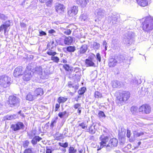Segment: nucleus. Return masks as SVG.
<instances>
[{
    "label": "nucleus",
    "mask_w": 153,
    "mask_h": 153,
    "mask_svg": "<svg viewBox=\"0 0 153 153\" xmlns=\"http://www.w3.org/2000/svg\"><path fill=\"white\" fill-rule=\"evenodd\" d=\"M117 59H118V62L119 63L122 62H124L125 60H126L124 56L123 55H120L118 56L117 58H116Z\"/></svg>",
    "instance_id": "c756f323"
},
{
    "label": "nucleus",
    "mask_w": 153,
    "mask_h": 153,
    "mask_svg": "<svg viewBox=\"0 0 153 153\" xmlns=\"http://www.w3.org/2000/svg\"><path fill=\"white\" fill-rule=\"evenodd\" d=\"M22 67L19 66L16 68L14 70L13 75L15 77H18L22 74Z\"/></svg>",
    "instance_id": "2eb2a0df"
},
{
    "label": "nucleus",
    "mask_w": 153,
    "mask_h": 153,
    "mask_svg": "<svg viewBox=\"0 0 153 153\" xmlns=\"http://www.w3.org/2000/svg\"><path fill=\"white\" fill-rule=\"evenodd\" d=\"M18 116L16 114L7 115L3 117V120L5 121V120H12L16 118Z\"/></svg>",
    "instance_id": "6ab92c4d"
},
{
    "label": "nucleus",
    "mask_w": 153,
    "mask_h": 153,
    "mask_svg": "<svg viewBox=\"0 0 153 153\" xmlns=\"http://www.w3.org/2000/svg\"><path fill=\"white\" fill-rule=\"evenodd\" d=\"M138 82L135 78H134L132 79L131 82V83L134 85H136L138 84Z\"/></svg>",
    "instance_id": "09e8293b"
},
{
    "label": "nucleus",
    "mask_w": 153,
    "mask_h": 153,
    "mask_svg": "<svg viewBox=\"0 0 153 153\" xmlns=\"http://www.w3.org/2000/svg\"><path fill=\"white\" fill-rule=\"evenodd\" d=\"M67 112L66 111L61 112H59L58 114V115L60 118H62L67 114Z\"/></svg>",
    "instance_id": "49530a36"
},
{
    "label": "nucleus",
    "mask_w": 153,
    "mask_h": 153,
    "mask_svg": "<svg viewBox=\"0 0 153 153\" xmlns=\"http://www.w3.org/2000/svg\"><path fill=\"white\" fill-rule=\"evenodd\" d=\"M53 0H49L46 3V5L47 7H51L52 6Z\"/></svg>",
    "instance_id": "de8ad7c7"
},
{
    "label": "nucleus",
    "mask_w": 153,
    "mask_h": 153,
    "mask_svg": "<svg viewBox=\"0 0 153 153\" xmlns=\"http://www.w3.org/2000/svg\"><path fill=\"white\" fill-rule=\"evenodd\" d=\"M95 56L94 54L91 53L89 55L88 59H86L85 61V63L86 67H95L94 63L95 61Z\"/></svg>",
    "instance_id": "39448f33"
},
{
    "label": "nucleus",
    "mask_w": 153,
    "mask_h": 153,
    "mask_svg": "<svg viewBox=\"0 0 153 153\" xmlns=\"http://www.w3.org/2000/svg\"><path fill=\"white\" fill-rule=\"evenodd\" d=\"M77 4L80 5L82 7H85L89 0H76Z\"/></svg>",
    "instance_id": "a211bd4d"
},
{
    "label": "nucleus",
    "mask_w": 153,
    "mask_h": 153,
    "mask_svg": "<svg viewBox=\"0 0 153 153\" xmlns=\"http://www.w3.org/2000/svg\"><path fill=\"white\" fill-rule=\"evenodd\" d=\"M138 4L142 7H145L148 5V1L147 0H136Z\"/></svg>",
    "instance_id": "4be33fe9"
},
{
    "label": "nucleus",
    "mask_w": 153,
    "mask_h": 153,
    "mask_svg": "<svg viewBox=\"0 0 153 153\" xmlns=\"http://www.w3.org/2000/svg\"><path fill=\"white\" fill-rule=\"evenodd\" d=\"M6 16L3 14L0 13V19L5 20L6 19Z\"/></svg>",
    "instance_id": "864d4df0"
},
{
    "label": "nucleus",
    "mask_w": 153,
    "mask_h": 153,
    "mask_svg": "<svg viewBox=\"0 0 153 153\" xmlns=\"http://www.w3.org/2000/svg\"><path fill=\"white\" fill-rule=\"evenodd\" d=\"M33 74V73H32L31 71L28 69L26 70L23 76V80L26 81H29L32 77Z\"/></svg>",
    "instance_id": "9d476101"
},
{
    "label": "nucleus",
    "mask_w": 153,
    "mask_h": 153,
    "mask_svg": "<svg viewBox=\"0 0 153 153\" xmlns=\"http://www.w3.org/2000/svg\"><path fill=\"white\" fill-rule=\"evenodd\" d=\"M118 62L117 58H110L108 61V65L109 67L113 68L115 66Z\"/></svg>",
    "instance_id": "f8f14e48"
},
{
    "label": "nucleus",
    "mask_w": 153,
    "mask_h": 153,
    "mask_svg": "<svg viewBox=\"0 0 153 153\" xmlns=\"http://www.w3.org/2000/svg\"><path fill=\"white\" fill-rule=\"evenodd\" d=\"M65 7L62 4H57L55 7L56 11L58 13H61L64 11Z\"/></svg>",
    "instance_id": "dca6fc26"
},
{
    "label": "nucleus",
    "mask_w": 153,
    "mask_h": 153,
    "mask_svg": "<svg viewBox=\"0 0 153 153\" xmlns=\"http://www.w3.org/2000/svg\"><path fill=\"white\" fill-rule=\"evenodd\" d=\"M10 25V23L9 21L6 22V23L1 25L0 26V32L4 30V33H5L7 29Z\"/></svg>",
    "instance_id": "f3484780"
},
{
    "label": "nucleus",
    "mask_w": 153,
    "mask_h": 153,
    "mask_svg": "<svg viewBox=\"0 0 153 153\" xmlns=\"http://www.w3.org/2000/svg\"><path fill=\"white\" fill-rule=\"evenodd\" d=\"M79 19L82 22L87 21L88 20L87 16L84 14L81 15Z\"/></svg>",
    "instance_id": "c85d7f7f"
},
{
    "label": "nucleus",
    "mask_w": 153,
    "mask_h": 153,
    "mask_svg": "<svg viewBox=\"0 0 153 153\" xmlns=\"http://www.w3.org/2000/svg\"><path fill=\"white\" fill-rule=\"evenodd\" d=\"M29 143V142L28 140L25 141L23 143V146L24 147H27L28 146Z\"/></svg>",
    "instance_id": "4d7b16f0"
},
{
    "label": "nucleus",
    "mask_w": 153,
    "mask_h": 153,
    "mask_svg": "<svg viewBox=\"0 0 153 153\" xmlns=\"http://www.w3.org/2000/svg\"><path fill=\"white\" fill-rule=\"evenodd\" d=\"M26 25L23 22H21L20 26L21 27L24 28L26 27Z\"/></svg>",
    "instance_id": "0e129e2a"
},
{
    "label": "nucleus",
    "mask_w": 153,
    "mask_h": 153,
    "mask_svg": "<svg viewBox=\"0 0 153 153\" xmlns=\"http://www.w3.org/2000/svg\"><path fill=\"white\" fill-rule=\"evenodd\" d=\"M131 135V131L129 130H127V136L128 138L130 137Z\"/></svg>",
    "instance_id": "680f3d73"
},
{
    "label": "nucleus",
    "mask_w": 153,
    "mask_h": 153,
    "mask_svg": "<svg viewBox=\"0 0 153 153\" xmlns=\"http://www.w3.org/2000/svg\"><path fill=\"white\" fill-rule=\"evenodd\" d=\"M68 86L69 87H72L73 88H74L75 90H76L77 89L78 87V86L77 85H76V86H73V85L71 84H69Z\"/></svg>",
    "instance_id": "13d9d810"
},
{
    "label": "nucleus",
    "mask_w": 153,
    "mask_h": 153,
    "mask_svg": "<svg viewBox=\"0 0 153 153\" xmlns=\"http://www.w3.org/2000/svg\"><path fill=\"white\" fill-rule=\"evenodd\" d=\"M118 143V140L115 138H113L111 139L107 144V146L108 148L110 147L112 148L113 147L116 146Z\"/></svg>",
    "instance_id": "4468645a"
},
{
    "label": "nucleus",
    "mask_w": 153,
    "mask_h": 153,
    "mask_svg": "<svg viewBox=\"0 0 153 153\" xmlns=\"http://www.w3.org/2000/svg\"><path fill=\"white\" fill-rule=\"evenodd\" d=\"M10 78L6 75L0 76V85L4 88H6L10 85Z\"/></svg>",
    "instance_id": "7ed1b4c3"
},
{
    "label": "nucleus",
    "mask_w": 153,
    "mask_h": 153,
    "mask_svg": "<svg viewBox=\"0 0 153 153\" xmlns=\"http://www.w3.org/2000/svg\"><path fill=\"white\" fill-rule=\"evenodd\" d=\"M20 100L16 97L11 95L9 97L8 102L9 106L11 107H17L19 106Z\"/></svg>",
    "instance_id": "20e7f679"
},
{
    "label": "nucleus",
    "mask_w": 153,
    "mask_h": 153,
    "mask_svg": "<svg viewBox=\"0 0 153 153\" xmlns=\"http://www.w3.org/2000/svg\"><path fill=\"white\" fill-rule=\"evenodd\" d=\"M40 36H42L43 35L45 36L46 35V33L43 31H41L39 32Z\"/></svg>",
    "instance_id": "bf43d9fd"
},
{
    "label": "nucleus",
    "mask_w": 153,
    "mask_h": 153,
    "mask_svg": "<svg viewBox=\"0 0 153 153\" xmlns=\"http://www.w3.org/2000/svg\"><path fill=\"white\" fill-rule=\"evenodd\" d=\"M42 140V138L38 136H35L32 138L31 143L33 146L36 145L38 142Z\"/></svg>",
    "instance_id": "aec40b11"
},
{
    "label": "nucleus",
    "mask_w": 153,
    "mask_h": 153,
    "mask_svg": "<svg viewBox=\"0 0 153 153\" xmlns=\"http://www.w3.org/2000/svg\"><path fill=\"white\" fill-rule=\"evenodd\" d=\"M67 51L70 52H73L76 50V48L74 46H69L67 47Z\"/></svg>",
    "instance_id": "7c9ffc66"
},
{
    "label": "nucleus",
    "mask_w": 153,
    "mask_h": 153,
    "mask_svg": "<svg viewBox=\"0 0 153 153\" xmlns=\"http://www.w3.org/2000/svg\"><path fill=\"white\" fill-rule=\"evenodd\" d=\"M107 44V43L106 42V41H103V46H104L105 50V51L107 50V46H106Z\"/></svg>",
    "instance_id": "e2e57ef3"
},
{
    "label": "nucleus",
    "mask_w": 153,
    "mask_h": 153,
    "mask_svg": "<svg viewBox=\"0 0 153 153\" xmlns=\"http://www.w3.org/2000/svg\"><path fill=\"white\" fill-rule=\"evenodd\" d=\"M77 150L75 149L74 147L70 146L68 149L69 153H76Z\"/></svg>",
    "instance_id": "e433bc0d"
},
{
    "label": "nucleus",
    "mask_w": 153,
    "mask_h": 153,
    "mask_svg": "<svg viewBox=\"0 0 153 153\" xmlns=\"http://www.w3.org/2000/svg\"><path fill=\"white\" fill-rule=\"evenodd\" d=\"M81 104L76 103L74 105V107L75 109H77L81 108Z\"/></svg>",
    "instance_id": "8fccbe9b"
},
{
    "label": "nucleus",
    "mask_w": 153,
    "mask_h": 153,
    "mask_svg": "<svg viewBox=\"0 0 153 153\" xmlns=\"http://www.w3.org/2000/svg\"><path fill=\"white\" fill-rule=\"evenodd\" d=\"M96 58L97 60L99 62H100L101 61V56L99 53H97L96 55Z\"/></svg>",
    "instance_id": "3c124183"
},
{
    "label": "nucleus",
    "mask_w": 153,
    "mask_h": 153,
    "mask_svg": "<svg viewBox=\"0 0 153 153\" xmlns=\"http://www.w3.org/2000/svg\"><path fill=\"white\" fill-rule=\"evenodd\" d=\"M55 31L54 30H49L48 31V32L49 33H54L55 32Z\"/></svg>",
    "instance_id": "774afa93"
},
{
    "label": "nucleus",
    "mask_w": 153,
    "mask_h": 153,
    "mask_svg": "<svg viewBox=\"0 0 153 153\" xmlns=\"http://www.w3.org/2000/svg\"><path fill=\"white\" fill-rule=\"evenodd\" d=\"M78 11V7L77 6H74L68 8V13L70 16H73L76 15Z\"/></svg>",
    "instance_id": "0eeeda50"
},
{
    "label": "nucleus",
    "mask_w": 153,
    "mask_h": 153,
    "mask_svg": "<svg viewBox=\"0 0 153 153\" xmlns=\"http://www.w3.org/2000/svg\"><path fill=\"white\" fill-rule=\"evenodd\" d=\"M56 122V121L55 120H54L52 121L51 124V127H53V126L54 124Z\"/></svg>",
    "instance_id": "69168bd1"
},
{
    "label": "nucleus",
    "mask_w": 153,
    "mask_h": 153,
    "mask_svg": "<svg viewBox=\"0 0 153 153\" xmlns=\"http://www.w3.org/2000/svg\"><path fill=\"white\" fill-rule=\"evenodd\" d=\"M37 98L35 95H33L31 93H29L26 97L27 100L32 101Z\"/></svg>",
    "instance_id": "5701e85b"
},
{
    "label": "nucleus",
    "mask_w": 153,
    "mask_h": 153,
    "mask_svg": "<svg viewBox=\"0 0 153 153\" xmlns=\"http://www.w3.org/2000/svg\"><path fill=\"white\" fill-rule=\"evenodd\" d=\"M138 108L136 106H133L131 108V111L133 114H135L137 112Z\"/></svg>",
    "instance_id": "473e14b6"
},
{
    "label": "nucleus",
    "mask_w": 153,
    "mask_h": 153,
    "mask_svg": "<svg viewBox=\"0 0 153 153\" xmlns=\"http://www.w3.org/2000/svg\"><path fill=\"white\" fill-rule=\"evenodd\" d=\"M105 13V11L101 8L97 9L94 12L95 15L100 20L104 17Z\"/></svg>",
    "instance_id": "1a4fd4ad"
},
{
    "label": "nucleus",
    "mask_w": 153,
    "mask_h": 153,
    "mask_svg": "<svg viewBox=\"0 0 153 153\" xmlns=\"http://www.w3.org/2000/svg\"><path fill=\"white\" fill-rule=\"evenodd\" d=\"M47 53L50 56H55L56 54V52L53 51L52 50H49L47 51Z\"/></svg>",
    "instance_id": "4c0bfd02"
},
{
    "label": "nucleus",
    "mask_w": 153,
    "mask_h": 153,
    "mask_svg": "<svg viewBox=\"0 0 153 153\" xmlns=\"http://www.w3.org/2000/svg\"><path fill=\"white\" fill-rule=\"evenodd\" d=\"M71 30L70 29H68L65 30L64 31V33L66 35H69L71 33Z\"/></svg>",
    "instance_id": "6e6d98bb"
},
{
    "label": "nucleus",
    "mask_w": 153,
    "mask_h": 153,
    "mask_svg": "<svg viewBox=\"0 0 153 153\" xmlns=\"http://www.w3.org/2000/svg\"><path fill=\"white\" fill-rule=\"evenodd\" d=\"M143 29L146 31L152 30L153 29V18L148 17L146 18L143 23Z\"/></svg>",
    "instance_id": "f257e3e1"
},
{
    "label": "nucleus",
    "mask_w": 153,
    "mask_h": 153,
    "mask_svg": "<svg viewBox=\"0 0 153 153\" xmlns=\"http://www.w3.org/2000/svg\"><path fill=\"white\" fill-rule=\"evenodd\" d=\"M87 131L89 132L91 134H94L95 133L96 130L94 127V126L91 125L88 127V128L87 129Z\"/></svg>",
    "instance_id": "bb28decb"
},
{
    "label": "nucleus",
    "mask_w": 153,
    "mask_h": 153,
    "mask_svg": "<svg viewBox=\"0 0 153 153\" xmlns=\"http://www.w3.org/2000/svg\"><path fill=\"white\" fill-rule=\"evenodd\" d=\"M94 49H98L100 47V45L99 43L96 42H93L91 45Z\"/></svg>",
    "instance_id": "2f4dec72"
},
{
    "label": "nucleus",
    "mask_w": 153,
    "mask_h": 153,
    "mask_svg": "<svg viewBox=\"0 0 153 153\" xmlns=\"http://www.w3.org/2000/svg\"><path fill=\"white\" fill-rule=\"evenodd\" d=\"M59 145L61 147L65 148L68 147V143L67 142H65V143H59Z\"/></svg>",
    "instance_id": "c03bdc74"
},
{
    "label": "nucleus",
    "mask_w": 153,
    "mask_h": 153,
    "mask_svg": "<svg viewBox=\"0 0 153 153\" xmlns=\"http://www.w3.org/2000/svg\"><path fill=\"white\" fill-rule=\"evenodd\" d=\"M24 125L22 122H18L16 124H13L11 126L12 129L14 131H18L24 128Z\"/></svg>",
    "instance_id": "9b49d317"
},
{
    "label": "nucleus",
    "mask_w": 153,
    "mask_h": 153,
    "mask_svg": "<svg viewBox=\"0 0 153 153\" xmlns=\"http://www.w3.org/2000/svg\"><path fill=\"white\" fill-rule=\"evenodd\" d=\"M43 94V91L41 88H38L34 91V95L36 96V98L39 96H41Z\"/></svg>",
    "instance_id": "412c9836"
},
{
    "label": "nucleus",
    "mask_w": 153,
    "mask_h": 153,
    "mask_svg": "<svg viewBox=\"0 0 153 153\" xmlns=\"http://www.w3.org/2000/svg\"><path fill=\"white\" fill-rule=\"evenodd\" d=\"M86 88L84 87L80 89H79L78 91V93L79 94L82 95L85 92Z\"/></svg>",
    "instance_id": "ea45409f"
},
{
    "label": "nucleus",
    "mask_w": 153,
    "mask_h": 153,
    "mask_svg": "<svg viewBox=\"0 0 153 153\" xmlns=\"http://www.w3.org/2000/svg\"><path fill=\"white\" fill-rule=\"evenodd\" d=\"M139 112L146 114L149 113L151 111L150 107L147 104L142 105L139 108Z\"/></svg>",
    "instance_id": "6e6552de"
},
{
    "label": "nucleus",
    "mask_w": 153,
    "mask_h": 153,
    "mask_svg": "<svg viewBox=\"0 0 153 153\" xmlns=\"http://www.w3.org/2000/svg\"><path fill=\"white\" fill-rule=\"evenodd\" d=\"M110 138L107 136H105L104 134H102L100 136V140L101 141L99 143V145H98L97 150H99L104 147H105L108 149L107 146V143L109 140Z\"/></svg>",
    "instance_id": "f03ea898"
},
{
    "label": "nucleus",
    "mask_w": 153,
    "mask_h": 153,
    "mask_svg": "<svg viewBox=\"0 0 153 153\" xmlns=\"http://www.w3.org/2000/svg\"><path fill=\"white\" fill-rule=\"evenodd\" d=\"M79 126H80L83 129H85L87 128V126L85 123L83 122L80 123L79 125Z\"/></svg>",
    "instance_id": "a19ab883"
},
{
    "label": "nucleus",
    "mask_w": 153,
    "mask_h": 153,
    "mask_svg": "<svg viewBox=\"0 0 153 153\" xmlns=\"http://www.w3.org/2000/svg\"><path fill=\"white\" fill-rule=\"evenodd\" d=\"M42 68L41 66L37 67L34 69L33 73L41 75L42 73Z\"/></svg>",
    "instance_id": "b1692460"
},
{
    "label": "nucleus",
    "mask_w": 153,
    "mask_h": 153,
    "mask_svg": "<svg viewBox=\"0 0 153 153\" xmlns=\"http://www.w3.org/2000/svg\"><path fill=\"white\" fill-rule=\"evenodd\" d=\"M67 100V99L66 98L63 97H59L57 100V101L59 103H63L65 102Z\"/></svg>",
    "instance_id": "cd10ccee"
},
{
    "label": "nucleus",
    "mask_w": 153,
    "mask_h": 153,
    "mask_svg": "<svg viewBox=\"0 0 153 153\" xmlns=\"http://www.w3.org/2000/svg\"><path fill=\"white\" fill-rule=\"evenodd\" d=\"M63 68L67 71H69L70 68L69 66L68 65L65 64L63 65Z\"/></svg>",
    "instance_id": "603ef678"
},
{
    "label": "nucleus",
    "mask_w": 153,
    "mask_h": 153,
    "mask_svg": "<svg viewBox=\"0 0 153 153\" xmlns=\"http://www.w3.org/2000/svg\"><path fill=\"white\" fill-rule=\"evenodd\" d=\"M36 134V132L34 131H32L31 132H30L29 134H28V136L29 137V138L30 139H32L34 136H35V135Z\"/></svg>",
    "instance_id": "79ce46f5"
},
{
    "label": "nucleus",
    "mask_w": 153,
    "mask_h": 153,
    "mask_svg": "<svg viewBox=\"0 0 153 153\" xmlns=\"http://www.w3.org/2000/svg\"><path fill=\"white\" fill-rule=\"evenodd\" d=\"M73 41V39L71 37L69 36L66 37L64 39V43L65 44L69 45H70Z\"/></svg>",
    "instance_id": "a878e982"
},
{
    "label": "nucleus",
    "mask_w": 153,
    "mask_h": 153,
    "mask_svg": "<svg viewBox=\"0 0 153 153\" xmlns=\"http://www.w3.org/2000/svg\"><path fill=\"white\" fill-rule=\"evenodd\" d=\"M111 17H112L111 18V20L112 21V23L114 24H116V22H117V16L114 15H112Z\"/></svg>",
    "instance_id": "c9c22d12"
},
{
    "label": "nucleus",
    "mask_w": 153,
    "mask_h": 153,
    "mask_svg": "<svg viewBox=\"0 0 153 153\" xmlns=\"http://www.w3.org/2000/svg\"><path fill=\"white\" fill-rule=\"evenodd\" d=\"M131 36H130L128 38H127L126 39V42L127 43L129 44V41L131 39Z\"/></svg>",
    "instance_id": "052dcab7"
},
{
    "label": "nucleus",
    "mask_w": 153,
    "mask_h": 153,
    "mask_svg": "<svg viewBox=\"0 0 153 153\" xmlns=\"http://www.w3.org/2000/svg\"><path fill=\"white\" fill-rule=\"evenodd\" d=\"M134 134L135 137H139L143 135L144 133L143 132H135Z\"/></svg>",
    "instance_id": "37998d69"
},
{
    "label": "nucleus",
    "mask_w": 153,
    "mask_h": 153,
    "mask_svg": "<svg viewBox=\"0 0 153 153\" xmlns=\"http://www.w3.org/2000/svg\"><path fill=\"white\" fill-rule=\"evenodd\" d=\"M112 86L114 88H119L121 86L120 82L117 80L113 81L112 82Z\"/></svg>",
    "instance_id": "393cba45"
},
{
    "label": "nucleus",
    "mask_w": 153,
    "mask_h": 153,
    "mask_svg": "<svg viewBox=\"0 0 153 153\" xmlns=\"http://www.w3.org/2000/svg\"><path fill=\"white\" fill-rule=\"evenodd\" d=\"M51 149H46V153H51Z\"/></svg>",
    "instance_id": "338daca9"
},
{
    "label": "nucleus",
    "mask_w": 153,
    "mask_h": 153,
    "mask_svg": "<svg viewBox=\"0 0 153 153\" xmlns=\"http://www.w3.org/2000/svg\"><path fill=\"white\" fill-rule=\"evenodd\" d=\"M98 116L100 118H105V115L103 112L101 111H100L98 113Z\"/></svg>",
    "instance_id": "58836bf2"
},
{
    "label": "nucleus",
    "mask_w": 153,
    "mask_h": 153,
    "mask_svg": "<svg viewBox=\"0 0 153 153\" xmlns=\"http://www.w3.org/2000/svg\"><path fill=\"white\" fill-rule=\"evenodd\" d=\"M51 59L54 62L58 63L59 60V59L58 57L56 56H51Z\"/></svg>",
    "instance_id": "72a5a7b5"
},
{
    "label": "nucleus",
    "mask_w": 153,
    "mask_h": 153,
    "mask_svg": "<svg viewBox=\"0 0 153 153\" xmlns=\"http://www.w3.org/2000/svg\"><path fill=\"white\" fill-rule=\"evenodd\" d=\"M60 104V103H56V104L55 107V111H57L59 108Z\"/></svg>",
    "instance_id": "5fc2aeb1"
},
{
    "label": "nucleus",
    "mask_w": 153,
    "mask_h": 153,
    "mask_svg": "<svg viewBox=\"0 0 153 153\" xmlns=\"http://www.w3.org/2000/svg\"><path fill=\"white\" fill-rule=\"evenodd\" d=\"M88 48L87 45L85 44L81 47L77 53L79 56H82L86 52Z\"/></svg>",
    "instance_id": "ddd939ff"
},
{
    "label": "nucleus",
    "mask_w": 153,
    "mask_h": 153,
    "mask_svg": "<svg viewBox=\"0 0 153 153\" xmlns=\"http://www.w3.org/2000/svg\"><path fill=\"white\" fill-rule=\"evenodd\" d=\"M24 153H34V152L32 148H28L25 150Z\"/></svg>",
    "instance_id": "a18cd8bd"
},
{
    "label": "nucleus",
    "mask_w": 153,
    "mask_h": 153,
    "mask_svg": "<svg viewBox=\"0 0 153 153\" xmlns=\"http://www.w3.org/2000/svg\"><path fill=\"white\" fill-rule=\"evenodd\" d=\"M130 97L129 93L128 92L123 91L117 97V100H119L121 104L123 102L126 101Z\"/></svg>",
    "instance_id": "423d86ee"
},
{
    "label": "nucleus",
    "mask_w": 153,
    "mask_h": 153,
    "mask_svg": "<svg viewBox=\"0 0 153 153\" xmlns=\"http://www.w3.org/2000/svg\"><path fill=\"white\" fill-rule=\"evenodd\" d=\"M94 97L95 98H101L102 97V94L98 91H96L94 93Z\"/></svg>",
    "instance_id": "f704fd0d"
}]
</instances>
